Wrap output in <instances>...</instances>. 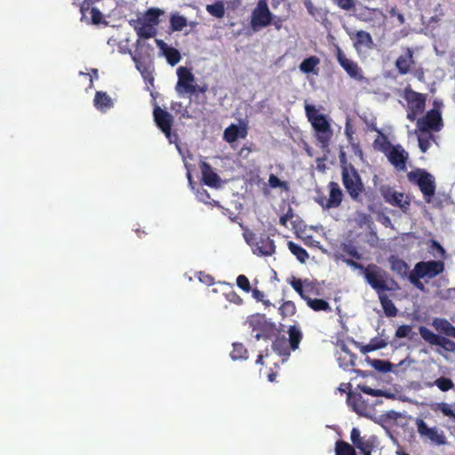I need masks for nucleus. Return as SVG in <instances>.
<instances>
[{"mask_svg": "<svg viewBox=\"0 0 455 455\" xmlns=\"http://www.w3.org/2000/svg\"><path fill=\"white\" fill-rule=\"evenodd\" d=\"M378 132L379 136L373 141L374 149L382 152L396 170L405 171L408 153L400 144L393 145L381 131L378 130Z\"/></svg>", "mask_w": 455, "mask_h": 455, "instance_id": "1", "label": "nucleus"}, {"mask_svg": "<svg viewBox=\"0 0 455 455\" xmlns=\"http://www.w3.org/2000/svg\"><path fill=\"white\" fill-rule=\"evenodd\" d=\"M363 277L378 295L379 292L395 291L399 289L397 282L390 277L387 271L373 263L366 266Z\"/></svg>", "mask_w": 455, "mask_h": 455, "instance_id": "2", "label": "nucleus"}, {"mask_svg": "<svg viewBox=\"0 0 455 455\" xmlns=\"http://www.w3.org/2000/svg\"><path fill=\"white\" fill-rule=\"evenodd\" d=\"M246 323L254 333L253 337L257 339L270 340L276 338L279 330L275 323L267 319L264 314H253L248 316Z\"/></svg>", "mask_w": 455, "mask_h": 455, "instance_id": "3", "label": "nucleus"}, {"mask_svg": "<svg viewBox=\"0 0 455 455\" xmlns=\"http://www.w3.org/2000/svg\"><path fill=\"white\" fill-rule=\"evenodd\" d=\"M407 177L410 182L419 187L425 201L428 204L431 203L436 188L434 176L426 170L416 169L408 172Z\"/></svg>", "mask_w": 455, "mask_h": 455, "instance_id": "4", "label": "nucleus"}, {"mask_svg": "<svg viewBox=\"0 0 455 455\" xmlns=\"http://www.w3.org/2000/svg\"><path fill=\"white\" fill-rule=\"evenodd\" d=\"M243 236L255 255L262 257L271 256L275 253V242L267 235L261 234L259 236H257L255 233L247 230L243 233Z\"/></svg>", "mask_w": 455, "mask_h": 455, "instance_id": "5", "label": "nucleus"}, {"mask_svg": "<svg viewBox=\"0 0 455 455\" xmlns=\"http://www.w3.org/2000/svg\"><path fill=\"white\" fill-rule=\"evenodd\" d=\"M341 175L347 192L354 201H358L364 186L356 169L349 164V166H343Z\"/></svg>", "mask_w": 455, "mask_h": 455, "instance_id": "6", "label": "nucleus"}, {"mask_svg": "<svg viewBox=\"0 0 455 455\" xmlns=\"http://www.w3.org/2000/svg\"><path fill=\"white\" fill-rule=\"evenodd\" d=\"M403 98L407 102L406 117L411 122H414L417 116L422 114L426 107V97L420 92H417L410 87L405 88Z\"/></svg>", "mask_w": 455, "mask_h": 455, "instance_id": "7", "label": "nucleus"}, {"mask_svg": "<svg viewBox=\"0 0 455 455\" xmlns=\"http://www.w3.org/2000/svg\"><path fill=\"white\" fill-rule=\"evenodd\" d=\"M416 133L437 132L443 127L442 114L436 108L428 110L424 116L416 119Z\"/></svg>", "mask_w": 455, "mask_h": 455, "instance_id": "8", "label": "nucleus"}, {"mask_svg": "<svg viewBox=\"0 0 455 455\" xmlns=\"http://www.w3.org/2000/svg\"><path fill=\"white\" fill-rule=\"evenodd\" d=\"M273 14L270 12L267 0H259L251 16V24L253 28L270 25Z\"/></svg>", "mask_w": 455, "mask_h": 455, "instance_id": "9", "label": "nucleus"}, {"mask_svg": "<svg viewBox=\"0 0 455 455\" xmlns=\"http://www.w3.org/2000/svg\"><path fill=\"white\" fill-rule=\"evenodd\" d=\"M178 82L176 84V92L180 96L185 94H195V76L186 67H179L177 69Z\"/></svg>", "mask_w": 455, "mask_h": 455, "instance_id": "10", "label": "nucleus"}, {"mask_svg": "<svg viewBox=\"0 0 455 455\" xmlns=\"http://www.w3.org/2000/svg\"><path fill=\"white\" fill-rule=\"evenodd\" d=\"M311 124L315 132V137L321 148H328L332 137V130L325 116H319Z\"/></svg>", "mask_w": 455, "mask_h": 455, "instance_id": "11", "label": "nucleus"}, {"mask_svg": "<svg viewBox=\"0 0 455 455\" xmlns=\"http://www.w3.org/2000/svg\"><path fill=\"white\" fill-rule=\"evenodd\" d=\"M154 121L158 129L164 133L166 138L172 141V127L173 124V116L166 110L156 106L153 110Z\"/></svg>", "mask_w": 455, "mask_h": 455, "instance_id": "12", "label": "nucleus"}, {"mask_svg": "<svg viewBox=\"0 0 455 455\" xmlns=\"http://www.w3.org/2000/svg\"><path fill=\"white\" fill-rule=\"evenodd\" d=\"M150 56V52L141 53L140 51H135L132 54V60L144 80L153 85L154 76Z\"/></svg>", "mask_w": 455, "mask_h": 455, "instance_id": "13", "label": "nucleus"}, {"mask_svg": "<svg viewBox=\"0 0 455 455\" xmlns=\"http://www.w3.org/2000/svg\"><path fill=\"white\" fill-rule=\"evenodd\" d=\"M380 194L385 202L392 206L400 208L403 212L409 210L411 202L403 193L397 192L391 187H382Z\"/></svg>", "mask_w": 455, "mask_h": 455, "instance_id": "14", "label": "nucleus"}, {"mask_svg": "<svg viewBox=\"0 0 455 455\" xmlns=\"http://www.w3.org/2000/svg\"><path fill=\"white\" fill-rule=\"evenodd\" d=\"M416 427L420 436L426 437L435 445L446 443V437L442 430L437 427H429L422 419H416Z\"/></svg>", "mask_w": 455, "mask_h": 455, "instance_id": "15", "label": "nucleus"}, {"mask_svg": "<svg viewBox=\"0 0 455 455\" xmlns=\"http://www.w3.org/2000/svg\"><path fill=\"white\" fill-rule=\"evenodd\" d=\"M329 198L319 197L316 201L324 209L337 208L340 205L343 199V193L339 185L335 181H331L328 185Z\"/></svg>", "mask_w": 455, "mask_h": 455, "instance_id": "16", "label": "nucleus"}, {"mask_svg": "<svg viewBox=\"0 0 455 455\" xmlns=\"http://www.w3.org/2000/svg\"><path fill=\"white\" fill-rule=\"evenodd\" d=\"M419 276L433 278L443 271L444 265L440 260L420 261L415 265Z\"/></svg>", "mask_w": 455, "mask_h": 455, "instance_id": "17", "label": "nucleus"}, {"mask_svg": "<svg viewBox=\"0 0 455 455\" xmlns=\"http://www.w3.org/2000/svg\"><path fill=\"white\" fill-rule=\"evenodd\" d=\"M164 14V11L158 8H150L146 12L138 16L136 22L139 28H153L159 23V18Z\"/></svg>", "mask_w": 455, "mask_h": 455, "instance_id": "18", "label": "nucleus"}, {"mask_svg": "<svg viewBox=\"0 0 455 455\" xmlns=\"http://www.w3.org/2000/svg\"><path fill=\"white\" fill-rule=\"evenodd\" d=\"M200 170L202 172L203 182L211 188H219L220 186V178L213 171L210 164L206 162H201Z\"/></svg>", "mask_w": 455, "mask_h": 455, "instance_id": "19", "label": "nucleus"}, {"mask_svg": "<svg viewBox=\"0 0 455 455\" xmlns=\"http://www.w3.org/2000/svg\"><path fill=\"white\" fill-rule=\"evenodd\" d=\"M350 439L353 446L359 451L367 447H375L376 436L371 435L369 437L361 436V432L358 428L353 427L350 433Z\"/></svg>", "mask_w": 455, "mask_h": 455, "instance_id": "20", "label": "nucleus"}, {"mask_svg": "<svg viewBox=\"0 0 455 455\" xmlns=\"http://www.w3.org/2000/svg\"><path fill=\"white\" fill-rule=\"evenodd\" d=\"M288 283L304 300L308 298L307 293L313 291V283L308 279L301 280L292 275L288 279Z\"/></svg>", "mask_w": 455, "mask_h": 455, "instance_id": "21", "label": "nucleus"}, {"mask_svg": "<svg viewBox=\"0 0 455 455\" xmlns=\"http://www.w3.org/2000/svg\"><path fill=\"white\" fill-rule=\"evenodd\" d=\"M337 59L340 66L353 78L361 79L360 68L357 63L347 59L340 49H338Z\"/></svg>", "mask_w": 455, "mask_h": 455, "instance_id": "22", "label": "nucleus"}, {"mask_svg": "<svg viewBox=\"0 0 455 455\" xmlns=\"http://www.w3.org/2000/svg\"><path fill=\"white\" fill-rule=\"evenodd\" d=\"M413 52L411 48H406L403 54L400 55L395 60V67L401 75H406L410 72L411 67L414 65Z\"/></svg>", "mask_w": 455, "mask_h": 455, "instance_id": "23", "label": "nucleus"}, {"mask_svg": "<svg viewBox=\"0 0 455 455\" xmlns=\"http://www.w3.org/2000/svg\"><path fill=\"white\" fill-rule=\"evenodd\" d=\"M155 42L162 50L170 65L174 66L180 62L181 56L177 49L168 46L163 40L160 39H156Z\"/></svg>", "mask_w": 455, "mask_h": 455, "instance_id": "24", "label": "nucleus"}, {"mask_svg": "<svg viewBox=\"0 0 455 455\" xmlns=\"http://www.w3.org/2000/svg\"><path fill=\"white\" fill-rule=\"evenodd\" d=\"M137 48L135 51H140L141 53H152L154 48L149 45H146L144 40L155 37L156 36V30H137Z\"/></svg>", "mask_w": 455, "mask_h": 455, "instance_id": "25", "label": "nucleus"}, {"mask_svg": "<svg viewBox=\"0 0 455 455\" xmlns=\"http://www.w3.org/2000/svg\"><path fill=\"white\" fill-rule=\"evenodd\" d=\"M247 135L246 127H239L236 124H231L224 131L223 138L228 143H233L238 138L244 139Z\"/></svg>", "mask_w": 455, "mask_h": 455, "instance_id": "26", "label": "nucleus"}, {"mask_svg": "<svg viewBox=\"0 0 455 455\" xmlns=\"http://www.w3.org/2000/svg\"><path fill=\"white\" fill-rule=\"evenodd\" d=\"M354 45L358 51L363 48H371L373 42L371 35L365 30H357Z\"/></svg>", "mask_w": 455, "mask_h": 455, "instance_id": "27", "label": "nucleus"}, {"mask_svg": "<svg viewBox=\"0 0 455 455\" xmlns=\"http://www.w3.org/2000/svg\"><path fill=\"white\" fill-rule=\"evenodd\" d=\"M378 297L385 315L389 317L395 316L397 315L398 310L395 304L393 303V301L387 295L386 291L382 293L379 292Z\"/></svg>", "mask_w": 455, "mask_h": 455, "instance_id": "28", "label": "nucleus"}, {"mask_svg": "<svg viewBox=\"0 0 455 455\" xmlns=\"http://www.w3.org/2000/svg\"><path fill=\"white\" fill-rule=\"evenodd\" d=\"M93 101L96 108L101 111L113 107L112 99L105 92H96Z\"/></svg>", "mask_w": 455, "mask_h": 455, "instance_id": "29", "label": "nucleus"}, {"mask_svg": "<svg viewBox=\"0 0 455 455\" xmlns=\"http://www.w3.org/2000/svg\"><path fill=\"white\" fill-rule=\"evenodd\" d=\"M389 263H390L391 270L393 272H395L397 275H401L402 277H405L408 275L409 266L404 260L392 255L389 258Z\"/></svg>", "mask_w": 455, "mask_h": 455, "instance_id": "30", "label": "nucleus"}, {"mask_svg": "<svg viewBox=\"0 0 455 455\" xmlns=\"http://www.w3.org/2000/svg\"><path fill=\"white\" fill-rule=\"evenodd\" d=\"M347 402L356 413L363 415L366 409L363 396L360 394H352L348 392Z\"/></svg>", "mask_w": 455, "mask_h": 455, "instance_id": "31", "label": "nucleus"}, {"mask_svg": "<svg viewBox=\"0 0 455 455\" xmlns=\"http://www.w3.org/2000/svg\"><path fill=\"white\" fill-rule=\"evenodd\" d=\"M305 301L307 302V305L314 311H323L327 313L331 312V307L325 299H311L308 297Z\"/></svg>", "mask_w": 455, "mask_h": 455, "instance_id": "32", "label": "nucleus"}, {"mask_svg": "<svg viewBox=\"0 0 455 455\" xmlns=\"http://www.w3.org/2000/svg\"><path fill=\"white\" fill-rule=\"evenodd\" d=\"M288 335L291 348L298 349L303 337L301 331L297 326L291 325L288 329Z\"/></svg>", "mask_w": 455, "mask_h": 455, "instance_id": "33", "label": "nucleus"}, {"mask_svg": "<svg viewBox=\"0 0 455 455\" xmlns=\"http://www.w3.org/2000/svg\"><path fill=\"white\" fill-rule=\"evenodd\" d=\"M288 248L291 251V252L297 258V259L301 263H305L309 257L307 251L303 247L295 243L294 242H289Z\"/></svg>", "mask_w": 455, "mask_h": 455, "instance_id": "34", "label": "nucleus"}, {"mask_svg": "<svg viewBox=\"0 0 455 455\" xmlns=\"http://www.w3.org/2000/svg\"><path fill=\"white\" fill-rule=\"evenodd\" d=\"M419 332L421 338L430 345L436 346L441 338V335L435 334L426 326H419Z\"/></svg>", "mask_w": 455, "mask_h": 455, "instance_id": "35", "label": "nucleus"}, {"mask_svg": "<svg viewBox=\"0 0 455 455\" xmlns=\"http://www.w3.org/2000/svg\"><path fill=\"white\" fill-rule=\"evenodd\" d=\"M320 63V60L316 56H310L305 59L299 65V69L301 72L305 74H309L314 71V69Z\"/></svg>", "mask_w": 455, "mask_h": 455, "instance_id": "36", "label": "nucleus"}, {"mask_svg": "<svg viewBox=\"0 0 455 455\" xmlns=\"http://www.w3.org/2000/svg\"><path fill=\"white\" fill-rule=\"evenodd\" d=\"M355 449L348 443L339 440L335 443V455H354Z\"/></svg>", "mask_w": 455, "mask_h": 455, "instance_id": "37", "label": "nucleus"}, {"mask_svg": "<svg viewBox=\"0 0 455 455\" xmlns=\"http://www.w3.org/2000/svg\"><path fill=\"white\" fill-rule=\"evenodd\" d=\"M230 356L234 361L245 360L248 358V350L243 344L239 342L234 343Z\"/></svg>", "mask_w": 455, "mask_h": 455, "instance_id": "38", "label": "nucleus"}, {"mask_svg": "<svg viewBox=\"0 0 455 455\" xmlns=\"http://www.w3.org/2000/svg\"><path fill=\"white\" fill-rule=\"evenodd\" d=\"M206 11L213 17L222 18L225 15V5L222 2H216L206 5Z\"/></svg>", "mask_w": 455, "mask_h": 455, "instance_id": "39", "label": "nucleus"}, {"mask_svg": "<svg viewBox=\"0 0 455 455\" xmlns=\"http://www.w3.org/2000/svg\"><path fill=\"white\" fill-rule=\"evenodd\" d=\"M435 411H441L444 416L449 417L455 423V412L452 410V405L446 403H438L433 408Z\"/></svg>", "mask_w": 455, "mask_h": 455, "instance_id": "40", "label": "nucleus"}, {"mask_svg": "<svg viewBox=\"0 0 455 455\" xmlns=\"http://www.w3.org/2000/svg\"><path fill=\"white\" fill-rule=\"evenodd\" d=\"M417 134L419 149L422 153H426L431 146V140H434V136L432 134L424 135V133L420 132Z\"/></svg>", "mask_w": 455, "mask_h": 455, "instance_id": "41", "label": "nucleus"}, {"mask_svg": "<svg viewBox=\"0 0 455 455\" xmlns=\"http://www.w3.org/2000/svg\"><path fill=\"white\" fill-rule=\"evenodd\" d=\"M387 345V342L385 339H383L381 338L375 337V338L371 339L370 340L369 344H367L365 346L364 351H366V352L375 351V350L386 347Z\"/></svg>", "mask_w": 455, "mask_h": 455, "instance_id": "42", "label": "nucleus"}, {"mask_svg": "<svg viewBox=\"0 0 455 455\" xmlns=\"http://www.w3.org/2000/svg\"><path fill=\"white\" fill-rule=\"evenodd\" d=\"M280 314L283 317L292 316L296 313V306L291 301H284L279 307Z\"/></svg>", "mask_w": 455, "mask_h": 455, "instance_id": "43", "label": "nucleus"}, {"mask_svg": "<svg viewBox=\"0 0 455 455\" xmlns=\"http://www.w3.org/2000/svg\"><path fill=\"white\" fill-rule=\"evenodd\" d=\"M434 385L443 392L449 391L454 387L453 381L446 377H440L436 379L434 382Z\"/></svg>", "mask_w": 455, "mask_h": 455, "instance_id": "44", "label": "nucleus"}, {"mask_svg": "<svg viewBox=\"0 0 455 455\" xmlns=\"http://www.w3.org/2000/svg\"><path fill=\"white\" fill-rule=\"evenodd\" d=\"M436 346L442 347L446 352H455V342L446 337L441 336Z\"/></svg>", "mask_w": 455, "mask_h": 455, "instance_id": "45", "label": "nucleus"}, {"mask_svg": "<svg viewBox=\"0 0 455 455\" xmlns=\"http://www.w3.org/2000/svg\"><path fill=\"white\" fill-rule=\"evenodd\" d=\"M171 28H183L187 27V19L179 14H173L171 17Z\"/></svg>", "mask_w": 455, "mask_h": 455, "instance_id": "46", "label": "nucleus"}, {"mask_svg": "<svg viewBox=\"0 0 455 455\" xmlns=\"http://www.w3.org/2000/svg\"><path fill=\"white\" fill-rule=\"evenodd\" d=\"M268 184L272 188H280L285 191L289 188L288 183L286 181L280 180V179L275 174L269 175Z\"/></svg>", "mask_w": 455, "mask_h": 455, "instance_id": "47", "label": "nucleus"}, {"mask_svg": "<svg viewBox=\"0 0 455 455\" xmlns=\"http://www.w3.org/2000/svg\"><path fill=\"white\" fill-rule=\"evenodd\" d=\"M371 364L376 370L381 372H388L391 371L392 368V364L389 362L380 359L373 360Z\"/></svg>", "mask_w": 455, "mask_h": 455, "instance_id": "48", "label": "nucleus"}, {"mask_svg": "<svg viewBox=\"0 0 455 455\" xmlns=\"http://www.w3.org/2000/svg\"><path fill=\"white\" fill-rule=\"evenodd\" d=\"M435 327L449 337H451V333L454 330V326L445 319L441 320L440 323L436 324Z\"/></svg>", "mask_w": 455, "mask_h": 455, "instance_id": "49", "label": "nucleus"}, {"mask_svg": "<svg viewBox=\"0 0 455 455\" xmlns=\"http://www.w3.org/2000/svg\"><path fill=\"white\" fill-rule=\"evenodd\" d=\"M285 339L276 338L272 343V348L278 352L279 355H287V348L285 347Z\"/></svg>", "mask_w": 455, "mask_h": 455, "instance_id": "50", "label": "nucleus"}, {"mask_svg": "<svg viewBox=\"0 0 455 455\" xmlns=\"http://www.w3.org/2000/svg\"><path fill=\"white\" fill-rule=\"evenodd\" d=\"M306 116L308 121L312 124L315 119L318 118L319 116H323V114H319L318 110L314 105L307 104L305 106Z\"/></svg>", "mask_w": 455, "mask_h": 455, "instance_id": "51", "label": "nucleus"}, {"mask_svg": "<svg viewBox=\"0 0 455 455\" xmlns=\"http://www.w3.org/2000/svg\"><path fill=\"white\" fill-rule=\"evenodd\" d=\"M408 278L410 280V282L416 287L418 288L419 290L420 291H424L425 290V286L423 284V283L419 280L420 278H424V276H419L418 275V273L416 271V269L414 268V270L408 275Z\"/></svg>", "mask_w": 455, "mask_h": 455, "instance_id": "52", "label": "nucleus"}, {"mask_svg": "<svg viewBox=\"0 0 455 455\" xmlns=\"http://www.w3.org/2000/svg\"><path fill=\"white\" fill-rule=\"evenodd\" d=\"M90 13H91L92 23L93 25H100V24L103 23V15L98 8H96V7L91 8ZM104 24L107 25L106 22H104Z\"/></svg>", "mask_w": 455, "mask_h": 455, "instance_id": "53", "label": "nucleus"}, {"mask_svg": "<svg viewBox=\"0 0 455 455\" xmlns=\"http://www.w3.org/2000/svg\"><path fill=\"white\" fill-rule=\"evenodd\" d=\"M236 284L240 289L246 292H249L251 291L250 281L244 275H239L237 276Z\"/></svg>", "mask_w": 455, "mask_h": 455, "instance_id": "54", "label": "nucleus"}, {"mask_svg": "<svg viewBox=\"0 0 455 455\" xmlns=\"http://www.w3.org/2000/svg\"><path fill=\"white\" fill-rule=\"evenodd\" d=\"M333 2L339 8L346 10V11H349L355 7L354 0H333Z\"/></svg>", "mask_w": 455, "mask_h": 455, "instance_id": "55", "label": "nucleus"}, {"mask_svg": "<svg viewBox=\"0 0 455 455\" xmlns=\"http://www.w3.org/2000/svg\"><path fill=\"white\" fill-rule=\"evenodd\" d=\"M411 331V325H401L399 326L395 331V337L396 338H405L407 337L410 332Z\"/></svg>", "mask_w": 455, "mask_h": 455, "instance_id": "56", "label": "nucleus"}, {"mask_svg": "<svg viewBox=\"0 0 455 455\" xmlns=\"http://www.w3.org/2000/svg\"><path fill=\"white\" fill-rule=\"evenodd\" d=\"M252 297L257 300V301H260L262 302L265 306L268 307L271 305L270 301L269 300H266L264 298H265V294L263 291L258 290V289H253L252 290Z\"/></svg>", "mask_w": 455, "mask_h": 455, "instance_id": "57", "label": "nucleus"}, {"mask_svg": "<svg viewBox=\"0 0 455 455\" xmlns=\"http://www.w3.org/2000/svg\"><path fill=\"white\" fill-rule=\"evenodd\" d=\"M343 261L349 267L355 268V269H360L363 274H364V269L366 267L362 265L361 263L352 259H344Z\"/></svg>", "mask_w": 455, "mask_h": 455, "instance_id": "58", "label": "nucleus"}, {"mask_svg": "<svg viewBox=\"0 0 455 455\" xmlns=\"http://www.w3.org/2000/svg\"><path fill=\"white\" fill-rule=\"evenodd\" d=\"M344 251L356 259H360L362 258L361 254L357 251L356 248L353 246H347L344 249Z\"/></svg>", "mask_w": 455, "mask_h": 455, "instance_id": "59", "label": "nucleus"}, {"mask_svg": "<svg viewBox=\"0 0 455 455\" xmlns=\"http://www.w3.org/2000/svg\"><path fill=\"white\" fill-rule=\"evenodd\" d=\"M228 299L235 304H241L243 302L242 298L238 294H236L235 291H232L228 295Z\"/></svg>", "mask_w": 455, "mask_h": 455, "instance_id": "60", "label": "nucleus"}, {"mask_svg": "<svg viewBox=\"0 0 455 455\" xmlns=\"http://www.w3.org/2000/svg\"><path fill=\"white\" fill-rule=\"evenodd\" d=\"M345 134L347 138V140L352 143L353 140H354V132L352 130V128L349 126L348 124H347L346 127H345Z\"/></svg>", "mask_w": 455, "mask_h": 455, "instance_id": "61", "label": "nucleus"}, {"mask_svg": "<svg viewBox=\"0 0 455 455\" xmlns=\"http://www.w3.org/2000/svg\"><path fill=\"white\" fill-rule=\"evenodd\" d=\"M291 217H292L291 209H290L289 212L286 214H284V215L280 217V220H279L280 224L283 225V226H286L287 221Z\"/></svg>", "mask_w": 455, "mask_h": 455, "instance_id": "62", "label": "nucleus"}, {"mask_svg": "<svg viewBox=\"0 0 455 455\" xmlns=\"http://www.w3.org/2000/svg\"><path fill=\"white\" fill-rule=\"evenodd\" d=\"M194 87H195V94L196 95H197L198 93L205 94V92L208 90V86L206 84H204L201 86V85L195 84Z\"/></svg>", "mask_w": 455, "mask_h": 455, "instance_id": "63", "label": "nucleus"}, {"mask_svg": "<svg viewBox=\"0 0 455 455\" xmlns=\"http://www.w3.org/2000/svg\"><path fill=\"white\" fill-rule=\"evenodd\" d=\"M92 4V0H84L81 4V12L84 15L85 11L91 10L90 6Z\"/></svg>", "mask_w": 455, "mask_h": 455, "instance_id": "64", "label": "nucleus"}]
</instances>
